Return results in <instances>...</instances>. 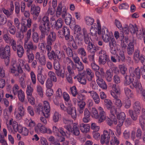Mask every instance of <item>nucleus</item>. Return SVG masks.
<instances>
[{"instance_id": "1", "label": "nucleus", "mask_w": 145, "mask_h": 145, "mask_svg": "<svg viewBox=\"0 0 145 145\" xmlns=\"http://www.w3.org/2000/svg\"><path fill=\"white\" fill-rule=\"evenodd\" d=\"M50 28L49 18L46 14L42 18V21L39 25V29L41 33L40 36V39L45 38V36L48 35Z\"/></svg>"}, {"instance_id": "2", "label": "nucleus", "mask_w": 145, "mask_h": 145, "mask_svg": "<svg viewBox=\"0 0 145 145\" xmlns=\"http://www.w3.org/2000/svg\"><path fill=\"white\" fill-rule=\"evenodd\" d=\"M129 76L127 74L124 76L125 77L124 84L126 85L130 84L134 80L135 77L138 79H140V78L141 73L139 67H137L135 69L133 67H130L129 69Z\"/></svg>"}, {"instance_id": "3", "label": "nucleus", "mask_w": 145, "mask_h": 145, "mask_svg": "<svg viewBox=\"0 0 145 145\" xmlns=\"http://www.w3.org/2000/svg\"><path fill=\"white\" fill-rule=\"evenodd\" d=\"M50 108L49 103L47 101H44V102L43 106L40 105L36 106L35 112L39 114L41 112L44 117L48 118L50 115Z\"/></svg>"}, {"instance_id": "4", "label": "nucleus", "mask_w": 145, "mask_h": 145, "mask_svg": "<svg viewBox=\"0 0 145 145\" xmlns=\"http://www.w3.org/2000/svg\"><path fill=\"white\" fill-rule=\"evenodd\" d=\"M12 41V46L13 50L14 51H16L17 55L19 57H22L24 52L23 46L20 44H17L16 41L14 40Z\"/></svg>"}, {"instance_id": "5", "label": "nucleus", "mask_w": 145, "mask_h": 145, "mask_svg": "<svg viewBox=\"0 0 145 145\" xmlns=\"http://www.w3.org/2000/svg\"><path fill=\"white\" fill-rule=\"evenodd\" d=\"M110 133L114 135V132L111 129H109V131L106 130H104L103 132V134L102 135L101 138V143L102 144H104L105 143L106 144H108L110 140Z\"/></svg>"}, {"instance_id": "6", "label": "nucleus", "mask_w": 145, "mask_h": 145, "mask_svg": "<svg viewBox=\"0 0 145 145\" xmlns=\"http://www.w3.org/2000/svg\"><path fill=\"white\" fill-rule=\"evenodd\" d=\"M64 128L73 135L78 136L80 135L79 129L75 123L72 124V127L70 125H66Z\"/></svg>"}, {"instance_id": "7", "label": "nucleus", "mask_w": 145, "mask_h": 145, "mask_svg": "<svg viewBox=\"0 0 145 145\" xmlns=\"http://www.w3.org/2000/svg\"><path fill=\"white\" fill-rule=\"evenodd\" d=\"M62 32V35L65 36L66 40H68L69 42H73L74 38L73 37L70 35V32L69 29L67 27L64 26L62 30H59L58 33L60 34Z\"/></svg>"}, {"instance_id": "8", "label": "nucleus", "mask_w": 145, "mask_h": 145, "mask_svg": "<svg viewBox=\"0 0 145 145\" xmlns=\"http://www.w3.org/2000/svg\"><path fill=\"white\" fill-rule=\"evenodd\" d=\"M101 34H102L103 40L105 43L108 42L110 40L111 37L110 33L108 31V29L105 27L103 28L101 31Z\"/></svg>"}, {"instance_id": "9", "label": "nucleus", "mask_w": 145, "mask_h": 145, "mask_svg": "<svg viewBox=\"0 0 145 145\" xmlns=\"http://www.w3.org/2000/svg\"><path fill=\"white\" fill-rule=\"evenodd\" d=\"M66 8L65 6L62 7L61 3H60L57 8L56 11V15L59 17L61 15L63 18H64L66 14Z\"/></svg>"}, {"instance_id": "10", "label": "nucleus", "mask_w": 145, "mask_h": 145, "mask_svg": "<svg viewBox=\"0 0 145 145\" xmlns=\"http://www.w3.org/2000/svg\"><path fill=\"white\" fill-rule=\"evenodd\" d=\"M40 11V7L38 6H36L35 4H33L31 7L30 12L32 14L34 15L33 19L36 20L39 15Z\"/></svg>"}, {"instance_id": "11", "label": "nucleus", "mask_w": 145, "mask_h": 145, "mask_svg": "<svg viewBox=\"0 0 145 145\" xmlns=\"http://www.w3.org/2000/svg\"><path fill=\"white\" fill-rule=\"evenodd\" d=\"M35 58L39 61L41 65L44 66L46 65V59L45 56L44 54H40L39 52H37L35 54Z\"/></svg>"}, {"instance_id": "12", "label": "nucleus", "mask_w": 145, "mask_h": 145, "mask_svg": "<svg viewBox=\"0 0 145 145\" xmlns=\"http://www.w3.org/2000/svg\"><path fill=\"white\" fill-rule=\"evenodd\" d=\"M108 42L110 52L112 54H115L116 51L115 47L116 46L117 44L113 36L112 38H111L110 40Z\"/></svg>"}, {"instance_id": "13", "label": "nucleus", "mask_w": 145, "mask_h": 145, "mask_svg": "<svg viewBox=\"0 0 145 145\" xmlns=\"http://www.w3.org/2000/svg\"><path fill=\"white\" fill-rule=\"evenodd\" d=\"M85 71L82 72H79L76 76L74 78L75 79L77 78L78 81L82 85H85L86 83V80L85 77Z\"/></svg>"}, {"instance_id": "14", "label": "nucleus", "mask_w": 145, "mask_h": 145, "mask_svg": "<svg viewBox=\"0 0 145 145\" xmlns=\"http://www.w3.org/2000/svg\"><path fill=\"white\" fill-rule=\"evenodd\" d=\"M86 72V78L88 81L91 82L92 84H91V86L93 87V84H95V81L93 80V78L94 76V73L89 69H87Z\"/></svg>"}, {"instance_id": "15", "label": "nucleus", "mask_w": 145, "mask_h": 145, "mask_svg": "<svg viewBox=\"0 0 145 145\" xmlns=\"http://www.w3.org/2000/svg\"><path fill=\"white\" fill-rule=\"evenodd\" d=\"M0 53V56L1 58L4 59L5 64L7 66H8L10 60V56H7V52L5 51L1 50Z\"/></svg>"}, {"instance_id": "16", "label": "nucleus", "mask_w": 145, "mask_h": 145, "mask_svg": "<svg viewBox=\"0 0 145 145\" xmlns=\"http://www.w3.org/2000/svg\"><path fill=\"white\" fill-rule=\"evenodd\" d=\"M112 88V90L111 91L110 93L112 96V93L116 96L120 95V87L119 85L113 84Z\"/></svg>"}, {"instance_id": "17", "label": "nucleus", "mask_w": 145, "mask_h": 145, "mask_svg": "<svg viewBox=\"0 0 145 145\" xmlns=\"http://www.w3.org/2000/svg\"><path fill=\"white\" fill-rule=\"evenodd\" d=\"M67 111L68 114L71 116L72 118L74 119L76 118V110L75 107H73L72 105L68 106Z\"/></svg>"}, {"instance_id": "18", "label": "nucleus", "mask_w": 145, "mask_h": 145, "mask_svg": "<svg viewBox=\"0 0 145 145\" xmlns=\"http://www.w3.org/2000/svg\"><path fill=\"white\" fill-rule=\"evenodd\" d=\"M46 38V43L53 44L55 41L56 38V34L54 31H51Z\"/></svg>"}, {"instance_id": "19", "label": "nucleus", "mask_w": 145, "mask_h": 145, "mask_svg": "<svg viewBox=\"0 0 145 145\" xmlns=\"http://www.w3.org/2000/svg\"><path fill=\"white\" fill-rule=\"evenodd\" d=\"M52 131L57 135H58L59 132L63 136H67L68 134L67 132H66L64 131L63 128L61 127L59 128V129H58L55 126H53Z\"/></svg>"}, {"instance_id": "20", "label": "nucleus", "mask_w": 145, "mask_h": 145, "mask_svg": "<svg viewBox=\"0 0 145 145\" xmlns=\"http://www.w3.org/2000/svg\"><path fill=\"white\" fill-rule=\"evenodd\" d=\"M24 48L26 50V51H31L35 50L37 48V46L34 45L32 42L30 41L24 45Z\"/></svg>"}, {"instance_id": "21", "label": "nucleus", "mask_w": 145, "mask_h": 145, "mask_svg": "<svg viewBox=\"0 0 145 145\" xmlns=\"http://www.w3.org/2000/svg\"><path fill=\"white\" fill-rule=\"evenodd\" d=\"M140 113H137L135 111L132 109H129L128 111V114L131 119L134 121H136L138 118V115Z\"/></svg>"}, {"instance_id": "22", "label": "nucleus", "mask_w": 145, "mask_h": 145, "mask_svg": "<svg viewBox=\"0 0 145 145\" xmlns=\"http://www.w3.org/2000/svg\"><path fill=\"white\" fill-rule=\"evenodd\" d=\"M112 96L114 98L113 101L115 105L118 108H121L122 105V103L119 99L120 96H116L114 94L112 93Z\"/></svg>"}, {"instance_id": "23", "label": "nucleus", "mask_w": 145, "mask_h": 145, "mask_svg": "<svg viewBox=\"0 0 145 145\" xmlns=\"http://www.w3.org/2000/svg\"><path fill=\"white\" fill-rule=\"evenodd\" d=\"M90 94L91 96L96 104H98L100 102V99L97 93L94 91H90L88 92Z\"/></svg>"}, {"instance_id": "24", "label": "nucleus", "mask_w": 145, "mask_h": 145, "mask_svg": "<svg viewBox=\"0 0 145 145\" xmlns=\"http://www.w3.org/2000/svg\"><path fill=\"white\" fill-rule=\"evenodd\" d=\"M44 125L41 123H38L37 126L35 128V131L38 132H40L42 133H45L46 131V128Z\"/></svg>"}, {"instance_id": "25", "label": "nucleus", "mask_w": 145, "mask_h": 145, "mask_svg": "<svg viewBox=\"0 0 145 145\" xmlns=\"http://www.w3.org/2000/svg\"><path fill=\"white\" fill-rule=\"evenodd\" d=\"M63 22L62 19L59 18L56 20L54 24V29L58 30H60L63 26Z\"/></svg>"}, {"instance_id": "26", "label": "nucleus", "mask_w": 145, "mask_h": 145, "mask_svg": "<svg viewBox=\"0 0 145 145\" xmlns=\"http://www.w3.org/2000/svg\"><path fill=\"white\" fill-rule=\"evenodd\" d=\"M87 45L86 49L88 52L91 54H94L97 51L96 47L92 42Z\"/></svg>"}, {"instance_id": "27", "label": "nucleus", "mask_w": 145, "mask_h": 145, "mask_svg": "<svg viewBox=\"0 0 145 145\" xmlns=\"http://www.w3.org/2000/svg\"><path fill=\"white\" fill-rule=\"evenodd\" d=\"M83 32L84 39L85 43L88 44L91 42V39L89 36V34L87 33L86 30L85 29H83Z\"/></svg>"}, {"instance_id": "28", "label": "nucleus", "mask_w": 145, "mask_h": 145, "mask_svg": "<svg viewBox=\"0 0 145 145\" xmlns=\"http://www.w3.org/2000/svg\"><path fill=\"white\" fill-rule=\"evenodd\" d=\"M80 130L81 131L84 133H86L89 131L90 126L88 124H85L81 123L79 125Z\"/></svg>"}, {"instance_id": "29", "label": "nucleus", "mask_w": 145, "mask_h": 145, "mask_svg": "<svg viewBox=\"0 0 145 145\" xmlns=\"http://www.w3.org/2000/svg\"><path fill=\"white\" fill-rule=\"evenodd\" d=\"M98 109L99 111V115H100V120H99V123H101L105 120L106 114L102 107L99 106V107Z\"/></svg>"}, {"instance_id": "30", "label": "nucleus", "mask_w": 145, "mask_h": 145, "mask_svg": "<svg viewBox=\"0 0 145 145\" xmlns=\"http://www.w3.org/2000/svg\"><path fill=\"white\" fill-rule=\"evenodd\" d=\"M116 58L118 62L124 61L125 56L123 51L121 50L120 51L118 54L116 55Z\"/></svg>"}, {"instance_id": "31", "label": "nucleus", "mask_w": 145, "mask_h": 145, "mask_svg": "<svg viewBox=\"0 0 145 145\" xmlns=\"http://www.w3.org/2000/svg\"><path fill=\"white\" fill-rule=\"evenodd\" d=\"M113 73L112 69L108 70L106 72L105 77L108 82H110L112 80Z\"/></svg>"}, {"instance_id": "32", "label": "nucleus", "mask_w": 145, "mask_h": 145, "mask_svg": "<svg viewBox=\"0 0 145 145\" xmlns=\"http://www.w3.org/2000/svg\"><path fill=\"white\" fill-rule=\"evenodd\" d=\"M119 123L120 125H122L125 118V115L123 112H120L117 116Z\"/></svg>"}, {"instance_id": "33", "label": "nucleus", "mask_w": 145, "mask_h": 145, "mask_svg": "<svg viewBox=\"0 0 145 145\" xmlns=\"http://www.w3.org/2000/svg\"><path fill=\"white\" fill-rule=\"evenodd\" d=\"M65 55L64 52L63 51L61 52L60 50H56V58L59 60H61L62 59L65 58Z\"/></svg>"}, {"instance_id": "34", "label": "nucleus", "mask_w": 145, "mask_h": 145, "mask_svg": "<svg viewBox=\"0 0 145 145\" xmlns=\"http://www.w3.org/2000/svg\"><path fill=\"white\" fill-rule=\"evenodd\" d=\"M91 116L93 118H94L95 119H98L99 120L100 119V115H99L97 110L95 108H93L91 113Z\"/></svg>"}, {"instance_id": "35", "label": "nucleus", "mask_w": 145, "mask_h": 145, "mask_svg": "<svg viewBox=\"0 0 145 145\" xmlns=\"http://www.w3.org/2000/svg\"><path fill=\"white\" fill-rule=\"evenodd\" d=\"M131 84L130 86V87L132 89H133L135 88L140 89L141 87L140 83L137 80H135V81H133Z\"/></svg>"}, {"instance_id": "36", "label": "nucleus", "mask_w": 145, "mask_h": 145, "mask_svg": "<svg viewBox=\"0 0 145 145\" xmlns=\"http://www.w3.org/2000/svg\"><path fill=\"white\" fill-rule=\"evenodd\" d=\"M134 46L133 42H130L128 44L127 48V52L129 55H131L134 51Z\"/></svg>"}, {"instance_id": "37", "label": "nucleus", "mask_w": 145, "mask_h": 145, "mask_svg": "<svg viewBox=\"0 0 145 145\" xmlns=\"http://www.w3.org/2000/svg\"><path fill=\"white\" fill-rule=\"evenodd\" d=\"M141 108V104L139 102L136 101L134 103L133 105V110L135 111L137 113L138 112L140 113Z\"/></svg>"}, {"instance_id": "38", "label": "nucleus", "mask_w": 145, "mask_h": 145, "mask_svg": "<svg viewBox=\"0 0 145 145\" xmlns=\"http://www.w3.org/2000/svg\"><path fill=\"white\" fill-rule=\"evenodd\" d=\"M97 82L98 86L103 89H105L107 88V85L105 81L102 79L99 80H96Z\"/></svg>"}, {"instance_id": "39", "label": "nucleus", "mask_w": 145, "mask_h": 145, "mask_svg": "<svg viewBox=\"0 0 145 145\" xmlns=\"http://www.w3.org/2000/svg\"><path fill=\"white\" fill-rule=\"evenodd\" d=\"M27 56L28 59V62L29 63L32 62L34 58V55L33 51H26Z\"/></svg>"}, {"instance_id": "40", "label": "nucleus", "mask_w": 145, "mask_h": 145, "mask_svg": "<svg viewBox=\"0 0 145 145\" xmlns=\"http://www.w3.org/2000/svg\"><path fill=\"white\" fill-rule=\"evenodd\" d=\"M18 96L19 100L21 102L23 103L25 98L24 92L21 89L18 90Z\"/></svg>"}, {"instance_id": "41", "label": "nucleus", "mask_w": 145, "mask_h": 145, "mask_svg": "<svg viewBox=\"0 0 145 145\" xmlns=\"http://www.w3.org/2000/svg\"><path fill=\"white\" fill-rule=\"evenodd\" d=\"M28 27L25 25L24 24L22 23V25L21 29V32H19L18 33V37L20 38H23L24 36L23 33L26 32L27 30Z\"/></svg>"}, {"instance_id": "42", "label": "nucleus", "mask_w": 145, "mask_h": 145, "mask_svg": "<svg viewBox=\"0 0 145 145\" xmlns=\"http://www.w3.org/2000/svg\"><path fill=\"white\" fill-rule=\"evenodd\" d=\"M56 74V73L52 71H49L48 73V75L50 78V79L54 82L57 81V78Z\"/></svg>"}, {"instance_id": "43", "label": "nucleus", "mask_w": 145, "mask_h": 145, "mask_svg": "<svg viewBox=\"0 0 145 145\" xmlns=\"http://www.w3.org/2000/svg\"><path fill=\"white\" fill-rule=\"evenodd\" d=\"M47 56L48 59L50 60H56V50L55 52L52 50L50 52H47Z\"/></svg>"}, {"instance_id": "44", "label": "nucleus", "mask_w": 145, "mask_h": 145, "mask_svg": "<svg viewBox=\"0 0 145 145\" xmlns=\"http://www.w3.org/2000/svg\"><path fill=\"white\" fill-rule=\"evenodd\" d=\"M3 38L5 42L7 43H10L12 46V42L14 40V41L16 40L13 39H11L9 36V35L7 34H5L3 37Z\"/></svg>"}, {"instance_id": "45", "label": "nucleus", "mask_w": 145, "mask_h": 145, "mask_svg": "<svg viewBox=\"0 0 145 145\" xmlns=\"http://www.w3.org/2000/svg\"><path fill=\"white\" fill-rule=\"evenodd\" d=\"M32 39L33 41L35 43H38L39 40V35L36 32H34L32 34Z\"/></svg>"}, {"instance_id": "46", "label": "nucleus", "mask_w": 145, "mask_h": 145, "mask_svg": "<svg viewBox=\"0 0 145 145\" xmlns=\"http://www.w3.org/2000/svg\"><path fill=\"white\" fill-rule=\"evenodd\" d=\"M129 29L132 34H137L138 31V29L136 26H134L131 24L129 25Z\"/></svg>"}, {"instance_id": "47", "label": "nucleus", "mask_w": 145, "mask_h": 145, "mask_svg": "<svg viewBox=\"0 0 145 145\" xmlns=\"http://www.w3.org/2000/svg\"><path fill=\"white\" fill-rule=\"evenodd\" d=\"M19 133H21L22 135L24 136H27L28 133V130L25 127H22V126L19 127Z\"/></svg>"}, {"instance_id": "48", "label": "nucleus", "mask_w": 145, "mask_h": 145, "mask_svg": "<svg viewBox=\"0 0 145 145\" xmlns=\"http://www.w3.org/2000/svg\"><path fill=\"white\" fill-rule=\"evenodd\" d=\"M119 67L120 69V72L124 76L127 74L126 72L127 71V68L125 65H119Z\"/></svg>"}, {"instance_id": "49", "label": "nucleus", "mask_w": 145, "mask_h": 145, "mask_svg": "<svg viewBox=\"0 0 145 145\" xmlns=\"http://www.w3.org/2000/svg\"><path fill=\"white\" fill-rule=\"evenodd\" d=\"M108 56L99 57V63L100 64L104 65L106 62Z\"/></svg>"}, {"instance_id": "50", "label": "nucleus", "mask_w": 145, "mask_h": 145, "mask_svg": "<svg viewBox=\"0 0 145 145\" xmlns=\"http://www.w3.org/2000/svg\"><path fill=\"white\" fill-rule=\"evenodd\" d=\"M37 79L39 82L42 84H44L45 78L44 76L41 73H39L37 74Z\"/></svg>"}, {"instance_id": "51", "label": "nucleus", "mask_w": 145, "mask_h": 145, "mask_svg": "<svg viewBox=\"0 0 145 145\" xmlns=\"http://www.w3.org/2000/svg\"><path fill=\"white\" fill-rule=\"evenodd\" d=\"M74 66L79 72L82 71L84 68V65L82 62L74 64Z\"/></svg>"}, {"instance_id": "52", "label": "nucleus", "mask_w": 145, "mask_h": 145, "mask_svg": "<svg viewBox=\"0 0 145 145\" xmlns=\"http://www.w3.org/2000/svg\"><path fill=\"white\" fill-rule=\"evenodd\" d=\"M17 112L24 115V109L23 105L20 103L18 105Z\"/></svg>"}, {"instance_id": "53", "label": "nucleus", "mask_w": 145, "mask_h": 145, "mask_svg": "<svg viewBox=\"0 0 145 145\" xmlns=\"http://www.w3.org/2000/svg\"><path fill=\"white\" fill-rule=\"evenodd\" d=\"M105 105L107 109L113 106V103L111 101L108 99H105L104 100Z\"/></svg>"}, {"instance_id": "54", "label": "nucleus", "mask_w": 145, "mask_h": 145, "mask_svg": "<svg viewBox=\"0 0 145 145\" xmlns=\"http://www.w3.org/2000/svg\"><path fill=\"white\" fill-rule=\"evenodd\" d=\"M124 91L126 95L129 97H132L133 96V92L131 91L130 89L127 88H124Z\"/></svg>"}, {"instance_id": "55", "label": "nucleus", "mask_w": 145, "mask_h": 145, "mask_svg": "<svg viewBox=\"0 0 145 145\" xmlns=\"http://www.w3.org/2000/svg\"><path fill=\"white\" fill-rule=\"evenodd\" d=\"M63 62L64 63L68 65L70 64L71 66L73 68V67L74 66V63L73 61L69 57H66L64 58Z\"/></svg>"}, {"instance_id": "56", "label": "nucleus", "mask_w": 145, "mask_h": 145, "mask_svg": "<svg viewBox=\"0 0 145 145\" xmlns=\"http://www.w3.org/2000/svg\"><path fill=\"white\" fill-rule=\"evenodd\" d=\"M110 144L111 145H114L116 144L118 145L120 143V142L117 137L114 136L112 138L110 142Z\"/></svg>"}, {"instance_id": "57", "label": "nucleus", "mask_w": 145, "mask_h": 145, "mask_svg": "<svg viewBox=\"0 0 145 145\" xmlns=\"http://www.w3.org/2000/svg\"><path fill=\"white\" fill-rule=\"evenodd\" d=\"M11 25L9 28L8 31L12 35H14L16 32V28L14 25H12V24L11 22L10 23Z\"/></svg>"}, {"instance_id": "58", "label": "nucleus", "mask_w": 145, "mask_h": 145, "mask_svg": "<svg viewBox=\"0 0 145 145\" xmlns=\"http://www.w3.org/2000/svg\"><path fill=\"white\" fill-rule=\"evenodd\" d=\"M97 29L96 27H93L92 26L90 30V32L91 35L92 36H95V38L96 40H97V38H96L95 37H97Z\"/></svg>"}, {"instance_id": "59", "label": "nucleus", "mask_w": 145, "mask_h": 145, "mask_svg": "<svg viewBox=\"0 0 145 145\" xmlns=\"http://www.w3.org/2000/svg\"><path fill=\"white\" fill-rule=\"evenodd\" d=\"M66 16L65 18V24L67 25H70L72 19L71 16L69 14H67L66 15Z\"/></svg>"}, {"instance_id": "60", "label": "nucleus", "mask_w": 145, "mask_h": 145, "mask_svg": "<svg viewBox=\"0 0 145 145\" xmlns=\"http://www.w3.org/2000/svg\"><path fill=\"white\" fill-rule=\"evenodd\" d=\"M77 52L78 54L80 55L81 57H85L86 55V52L83 48H79Z\"/></svg>"}, {"instance_id": "61", "label": "nucleus", "mask_w": 145, "mask_h": 145, "mask_svg": "<svg viewBox=\"0 0 145 145\" xmlns=\"http://www.w3.org/2000/svg\"><path fill=\"white\" fill-rule=\"evenodd\" d=\"M1 49L7 52V56H10V47L8 45H6L5 48L2 47L1 48Z\"/></svg>"}, {"instance_id": "62", "label": "nucleus", "mask_w": 145, "mask_h": 145, "mask_svg": "<svg viewBox=\"0 0 145 145\" xmlns=\"http://www.w3.org/2000/svg\"><path fill=\"white\" fill-rule=\"evenodd\" d=\"M37 91L38 95L41 97H43V89L40 85H38L37 86Z\"/></svg>"}, {"instance_id": "63", "label": "nucleus", "mask_w": 145, "mask_h": 145, "mask_svg": "<svg viewBox=\"0 0 145 145\" xmlns=\"http://www.w3.org/2000/svg\"><path fill=\"white\" fill-rule=\"evenodd\" d=\"M55 73L57 76L61 77L62 78H63L65 77V72H63L62 70L60 69L56 71Z\"/></svg>"}, {"instance_id": "64", "label": "nucleus", "mask_w": 145, "mask_h": 145, "mask_svg": "<svg viewBox=\"0 0 145 145\" xmlns=\"http://www.w3.org/2000/svg\"><path fill=\"white\" fill-rule=\"evenodd\" d=\"M22 23L24 24L28 28H29L31 27V20L30 18H28L25 21H23Z\"/></svg>"}]
</instances>
